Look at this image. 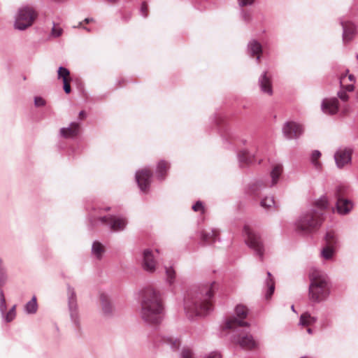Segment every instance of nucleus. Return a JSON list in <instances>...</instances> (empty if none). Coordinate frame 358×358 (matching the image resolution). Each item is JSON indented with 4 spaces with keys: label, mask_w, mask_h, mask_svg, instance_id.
<instances>
[{
    "label": "nucleus",
    "mask_w": 358,
    "mask_h": 358,
    "mask_svg": "<svg viewBox=\"0 0 358 358\" xmlns=\"http://www.w3.org/2000/svg\"><path fill=\"white\" fill-rule=\"evenodd\" d=\"M204 285L191 290L184 299V310L189 320L207 315L213 310L212 299L214 294V286Z\"/></svg>",
    "instance_id": "nucleus-1"
},
{
    "label": "nucleus",
    "mask_w": 358,
    "mask_h": 358,
    "mask_svg": "<svg viewBox=\"0 0 358 358\" xmlns=\"http://www.w3.org/2000/svg\"><path fill=\"white\" fill-rule=\"evenodd\" d=\"M141 317L148 324H158L163 318L164 306L159 292L152 287L143 290Z\"/></svg>",
    "instance_id": "nucleus-2"
},
{
    "label": "nucleus",
    "mask_w": 358,
    "mask_h": 358,
    "mask_svg": "<svg viewBox=\"0 0 358 358\" xmlns=\"http://www.w3.org/2000/svg\"><path fill=\"white\" fill-rule=\"evenodd\" d=\"M309 298L315 303L325 301L330 294V282L327 274L319 269L312 268L309 274Z\"/></svg>",
    "instance_id": "nucleus-3"
},
{
    "label": "nucleus",
    "mask_w": 358,
    "mask_h": 358,
    "mask_svg": "<svg viewBox=\"0 0 358 358\" xmlns=\"http://www.w3.org/2000/svg\"><path fill=\"white\" fill-rule=\"evenodd\" d=\"M322 221L323 214L312 208L301 214L295 222L296 229L300 233H311L321 226Z\"/></svg>",
    "instance_id": "nucleus-4"
},
{
    "label": "nucleus",
    "mask_w": 358,
    "mask_h": 358,
    "mask_svg": "<svg viewBox=\"0 0 358 358\" xmlns=\"http://www.w3.org/2000/svg\"><path fill=\"white\" fill-rule=\"evenodd\" d=\"M89 220L92 228L101 224L106 226L110 231L114 232L124 230L128 223L127 219L125 217L112 215L102 216L100 212H99V215H96L95 212L91 213Z\"/></svg>",
    "instance_id": "nucleus-5"
},
{
    "label": "nucleus",
    "mask_w": 358,
    "mask_h": 358,
    "mask_svg": "<svg viewBox=\"0 0 358 358\" xmlns=\"http://www.w3.org/2000/svg\"><path fill=\"white\" fill-rule=\"evenodd\" d=\"M67 305L71 322L77 334H81L82 326L80 315L78 305L77 294L75 289L67 285Z\"/></svg>",
    "instance_id": "nucleus-6"
},
{
    "label": "nucleus",
    "mask_w": 358,
    "mask_h": 358,
    "mask_svg": "<svg viewBox=\"0 0 358 358\" xmlns=\"http://www.w3.org/2000/svg\"><path fill=\"white\" fill-rule=\"evenodd\" d=\"M37 17V13L33 7L24 6L20 7L15 17L14 27L24 31L31 27Z\"/></svg>",
    "instance_id": "nucleus-7"
},
{
    "label": "nucleus",
    "mask_w": 358,
    "mask_h": 358,
    "mask_svg": "<svg viewBox=\"0 0 358 358\" xmlns=\"http://www.w3.org/2000/svg\"><path fill=\"white\" fill-rule=\"evenodd\" d=\"M248 315V309L246 306L239 304L235 308L234 315L226 320L224 329L233 331L239 329L243 327H250L248 322L244 321Z\"/></svg>",
    "instance_id": "nucleus-8"
},
{
    "label": "nucleus",
    "mask_w": 358,
    "mask_h": 358,
    "mask_svg": "<svg viewBox=\"0 0 358 358\" xmlns=\"http://www.w3.org/2000/svg\"><path fill=\"white\" fill-rule=\"evenodd\" d=\"M243 235L245 236V243L250 248L253 250L255 255L262 261L264 248L259 234L255 232L250 226L245 225L243 228Z\"/></svg>",
    "instance_id": "nucleus-9"
},
{
    "label": "nucleus",
    "mask_w": 358,
    "mask_h": 358,
    "mask_svg": "<svg viewBox=\"0 0 358 358\" xmlns=\"http://www.w3.org/2000/svg\"><path fill=\"white\" fill-rule=\"evenodd\" d=\"M348 192V187L345 185H338L335 190V196L336 198V210L340 215H347L353 208L352 202L345 197Z\"/></svg>",
    "instance_id": "nucleus-10"
},
{
    "label": "nucleus",
    "mask_w": 358,
    "mask_h": 358,
    "mask_svg": "<svg viewBox=\"0 0 358 358\" xmlns=\"http://www.w3.org/2000/svg\"><path fill=\"white\" fill-rule=\"evenodd\" d=\"M234 341L243 349L248 350H256L259 348V343L249 332H245L239 329L234 331Z\"/></svg>",
    "instance_id": "nucleus-11"
},
{
    "label": "nucleus",
    "mask_w": 358,
    "mask_h": 358,
    "mask_svg": "<svg viewBox=\"0 0 358 358\" xmlns=\"http://www.w3.org/2000/svg\"><path fill=\"white\" fill-rule=\"evenodd\" d=\"M152 177V171L147 168L143 169L136 172V181L141 192H148L151 184Z\"/></svg>",
    "instance_id": "nucleus-12"
},
{
    "label": "nucleus",
    "mask_w": 358,
    "mask_h": 358,
    "mask_svg": "<svg viewBox=\"0 0 358 358\" xmlns=\"http://www.w3.org/2000/svg\"><path fill=\"white\" fill-rule=\"evenodd\" d=\"M352 149L350 148H339L334 153V160L338 169H342L352 162Z\"/></svg>",
    "instance_id": "nucleus-13"
},
{
    "label": "nucleus",
    "mask_w": 358,
    "mask_h": 358,
    "mask_svg": "<svg viewBox=\"0 0 358 358\" xmlns=\"http://www.w3.org/2000/svg\"><path fill=\"white\" fill-rule=\"evenodd\" d=\"M303 127L295 122H287L282 127L284 136L288 139L297 138L303 133Z\"/></svg>",
    "instance_id": "nucleus-14"
},
{
    "label": "nucleus",
    "mask_w": 358,
    "mask_h": 358,
    "mask_svg": "<svg viewBox=\"0 0 358 358\" xmlns=\"http://www.w3.org/2000/svg\"><path fill=\"white\" fill-rule=\"evenodd\" d=\"M339 21L343 28V41L344 43H348L356 35L357 28L354 23L346 17H341Z\"/></svg>",
    "instance_id": "nucleus-15"
},
{
    "label": "nucleus",
    "mask_w": 358,
    "mask_h": 358,
    "mask_svg": "<svg viewBox=\"0 0 358 358\" xmlns=\"http://www.w3.org/2000/svg\"><path fill=\"white\" fill-rule=\"evenodd\" d=\"M142 266L143 270L149 273H153L156 269L155 258L150 249H145L143 251Z\"/></svg>",
    "instance_id": "nucleus-16"
},
{
    "label": "nucleus",
    "mask_w": 358,
    "mask_h": 358,
    "mask_svg": "<svg viewBox=\"0 0 358 358\" xmlns=\"http://www.w3.org/2000/svg\"><path fill=\"white\" fill-rule=\"evenodd\" d=\"M322 111L327 115H334L338 111V100L336 98H326L321 103Z\"/></svg>",
    "instance_id": "nucleus-17"
},
{
    "label": "nucleus",
    "mask_w": 358,
    "mask_h": 358,
    "mask_svg": "<svg viewBox=\"0 0 358 358\" xmlns=\"http://www.w3.org/2000/svg\"><path fill=\"white\" fill-rule=\"evenodd\" d=\"M99 298L103 314L108 317L113 316L115 313V308L110 302L109 296L105 293H101Z\"/></svg>",
    "instance_id": "nucleus-18"
},
{
    "label": "nucleus",
    "mask_w": 358,
    "mask_h": 358,
    "mask_svg": "<svg viewBox=\"0 0 358 358\" xmlns=\"http://www.w3.org/2000/svg\"><path fill=\"white\" fill-rule=\"evenodd\" d=\"M80 131V124L73 122L68 127L60 129V136L65 138H73L77 136Z\"/></svg>",
    "instance_id": "nucleus-19"
},
{
    "label": "nucleus",
    "mask_w": 358,
    "mask_h": 358,
    "mask_svg": "<svg viewBox=\"0 0 358 358\" xmlns=\"http://www.w3.org/2000/svg\"><path fill=\"white\" fill-rule=\"evenodd\" d=\"M259 85L262 92L271 95L273 94L271 80L264 71L259 78Z\"/></svg>",
    "instance_id": "nucleus-20"
},
{
    "label": "nucleus",
    "mask_w": 358,
    "mask_h": 358,
    "mask_svg": "<svg viewBox=\"0 0 358 358\" xmlns=\"http://www.w3.org/2000/svg\"><path fill=\"white\" fill-rule=\"evenodd\" d=\"M219 233L215 229L203 230L201 232V241L205 245H211L219 240Z\"/></svg>",
    "instance_id": "nucleus-21"
},
{
    "label": "nucleus",
    "mask_w": 358,
    "mask_h": 358,
    "mask_svg": "<svg viewBox=\"0 0 358 358\" xmlns=\"http://www.w3.org/2000/svg\"><path fill=\"white\" fill-rule=\"evenodd\" d=\"M262 52V46L259 42L255 39H252L249 41L248 44V53L251 57L256 56V60L257 62H259Z\"/></svg>",
    "instance_id": "nucleus-22"
},
{
    "label": "nucleus",
    "mask_w": 358,
    "mask_h": 358,
    "mask_svg": "<svg viewBox=\"0 0 358 358\" xmlns=\"http://www.w3.org/2000/svg\"><path fill=\"white\" fill-rule=\"evenodd\" d=\"M155 343L157 345H159L160 343L167 344L173 350H176L178 349L180 345L179 340L173 338V337H169L162 335L157 336L155 339Z\"/></svg>",
    "instance_id": "nucleus-23"
},
{
    "label": "nucleus",
    "mask_w": 358,
    "mask_h": 358,
    "mask_svg": "<svg viewBox=\"0 0 358 358\" xmlns=\"http://www.w3.org/2000/svg\"><path fill=\"white\" fill-rule=\"evenodd\" d=\"M237 157L240 166L243 167L252 163L255 155L244 149L238 152Z\"/></svg>",
    "instance_id": "nucleus-24"
},
{
    "label": "nucleus",
    "mask_w": 358,
    "mask_h": 358,
    "mask_svg": "<svg viewBox=\"0 0 358 358\" xmlns=\"http://www.w3.org/2000/svg\"><path fill=\"white\" fill-rule=\"evenodd\" d=\"M106 252L104 245L98 241H94L92 245V254L98 260H101Z\"/></svg>",
    "instance_id": "nucleus-25"
},
{
    "label": "nucleus",
    "mask_w": 358,
    "mask_h": 358,
    "mask_svg": "<svg viewBox=\"0 0 358 358\" xmlns=\"http://www.w3.org/2000/svg\"><path fill=\"white\" fill-rule=\"evenodd\" d=\"M169 169V164L167 162L164 160L159 161L156 169V176L157 179L159 180H164Z\"/></svg>",
    "instance_id": "nucleus-26"
},
{
    "label": "nucleus",
    "mask_w": 358,
    "mask_h": 358,
    "mask_svg": "<svg viewBox=\"0 0 358 358\" xmlns=\"http://www.w3.org/2000/svg\"><path fill=\"white\" fill-rule=\"evenodd\" d=\"M264 283L266 289L265 292V297L266 299H268L271 297L275 290V282L273 278L271 275V273L269 271L267 272V278L266 279Z\"/></svg>",
    "instance_id": "nucleus-27"
},
{
    "label": "nucleus",
    "mask_w": 358,
    "mask_h": 358,
    "mask_svg": "<svg viewBox=\"0 0 358 358\" xmlns=\"http://www.w3.org/2000/svg\"><path fill=\"white\" fill-rule=\"evenodd\" d=\"M345 78V75L342 76L340 78V83L341 85V90L338 92V96L341 100L343 101H346L348 99V95L347 94L348 92H352L354 90V85L352 84L348 85L345 87V89L342 87L343 80Z\"/></svg>",
    "instance_id": "nucleus-28"
},
{
    "label": "nucleus",
    "mask_w": 358,
    "mask_h": 358,
    "mask_svg": "<svg viewBox=\"0 0 358 358\" xmlns=\"http://www.w3.org/2000/svg\"><path fill=\"white\" fill-rule=\"evenodd\" d=\"M282 172V166L281 164H276L272 169L271 172V181L269 187H273L278 182L280 176Z\"/></svg>",
    "instance_id": "nucleus-29"
},
{
    "label": "nucleus",
    "mask_w": 358,
    "mask_h": 358,
    "mask_svg": "<svg viewBox=\"0 0 358 358\" xmlns=\"http://www.w3.org/2000/svg\"><path fill=\"white\" fill-rule=\"evenodd\" d=\"M267 185H266L262 180L256 181L250 186L248 192L252 195L258 196H259L260 192Z\"/></svg>",
    "instance_id": "nucleus-30"
},
{
    "label": "nucleus",
    "mask_w": 358,
    "mask_h": 358,
    "mask_svg": "<svg viewBox=\"0 0 358 358\" xmlns=\"http://www.w3.org/2000/svg\"><path fill=\"white\" fill-rule=\"evenodd\" d=\"M260 206L267 210H272L277 208L273 196H266L260 201Z\"/></svg>",
    "instance_id": "nucleus-31"
},
{
    "label": "nucleus",
    "mask_w": 358,
    "mask_h": 358,
    "mask_svg": "<svg viewBox=\"0 0 358 358\" xmlns=\"http://www.w3.org/2000/svg\"><path fill=\"white\" fill-rule=\"evenodd\" d=\"M317 322V317L312 316L309 313H304L300 317L299 324L310 326Z\"/></svg>",
    "instance_id": "nucleus-32"
},
{
    "label": "nucleus",
    "mask_w": 358,
    "mask_h": 358,
    "mask_svg": "<svg viewBox=\"0 0 358 358\" xmlns=\"http://www.w3.org/2000/svg\"><path fill=\"white\" fill-rule=\"evenodd\" d=\"M37 310L38 304L36 297L34 296L32 299L24 305V311L27 314L30 315L36 313Z\"/></svg>",
    "instance_id": "nucleus-33"
},
{
    "label": "nucleus",
    "mask_w": 358,
    "mask_h": 358,
    "mask_svg": "<svg viewBox=\"0 0 358 358\" xmlns=\"http://www.w3.org/2000/svg\"><path fill=\"white\" fill-rule=\"evenodd\" d=\"M325 242L327 246L336 247L338 243L337 235L333 230H329L327 232L325 237Z\"/></svg>",
    "instance_id": "nucleus-34"
},
{
    "label": "nucleus",
    "mask_w": 358,
    "mask_h": 358,
    "mask_svg": "<svg viewBox=\"0 0 358 358\" xmlns=\"http://www.w3.org/2000/svg\"><path fill=\"white\" fill-rule=\"evenodd\" d=\"M165 273H166V281L170 285H173L175 282L176 273V271L173 266H165Z\"/></svg>",
    "instance_id": "nucleus-35"
},
{
    "label": "nucleus",
    "mask_w": 358,
    "mask_h": 358,
    "mask_svg": "<svg viewBox=\"0 0 358 358\" xmlns=\"http://www.w3.org/2000/svg\"><path fill=\"white\" fill-rule=\"evenodd\" d=\"M63 34V29L61 27V26L55 22H52V27L51 29L50 35L48 38H58L62 36Z\"/></svg>",
    "instance_id": "nucleus-36"
},
{
    "label": "nucleus",
    "mask_w": 358,
    "mask_h": 358,
    "mask_svg": "<svg viewBox=\"0 0 358 358\" xmlns=\"http://www.w3.org/2000/svg\"><path fill=\"white\" fill-rule=\"evenodd\" d=\"M328 207V199L325 196H321L317 201L315 202V209L317 211L321 212L322 214V210L326 209Z\"/></svg>",
    "instance_id": "nucleus-37"
},
{
    "label": "nucleus",
    "mask_w": 358,
    "mask_h": 358,
    "mask_svg": "<svg viewBox=\"0 0 358 358\" xmlns=\"http://www.w3.org/2000/svg\"><path fill=\"white\" fill-rule=\"evenodd\" d=\"M334 253V248L326 245L321 250V257L326 260L331 259Z\"/></svg>",
    "instance_id": "nucleus-38"
},
{
    "label": "nucleus",
    "mask_w": 358,
    "mask_h": 358,
    "mask_svg": "<svg viewBox=\"0 0 358 358\" xmlns=\"http://www.w3.org/2000/svg\"><path fill=\"white\" fill-rule=\"evenodd\" d=\"M321 156V152L319 150L313 151L310 157V161L312 164L315 166V169H320L322 166L320 162H318V159Z\"/></svg>",
    "instance_id": "nucleus-39"
},
{
    "label": "nucleus",
    "mask_w": 358,
    "mask_h": 358,
    "mask_svg": "<svg viewBox=\"0 0 358 358\" xmlns=\"http://www.w3.org/2000/svg\"><path fill=\"white\" fill-rule=\"evenodd\" d=\"M8 281L6 269L3 266V260L0 257V287H3Z\"/></svg>",
    "instance_id": "nucleus-40"
},
{
    "label": "nucleus",
    "mask_w": 358,
    "mask_h": 358,
    "mask_svg": "<svg viewBox=\"0 0 358 358\" xmlns=\"http://www.w3.org/2000/svg\"><path fill=\"white\" fill-rule=\"evenodd\" d=\"M240 15L242 20L246 23H249L252 20V11L250 9H241Z\"/></svg>",
    "instance_id": "nucleus-41"
},
{
    "label": "nucleus",
    "mask_w": 358,
    "mask_h": 358,
    "mask_svg": "<svg viewBox=\"0 0 358 358\" xmlns=\"http://www.w3.org/2000/svg\"><path fill=\"white\" fill-rule=\"evenodd\" d=\"M16 305L12 306V308L8 310V313H6L4 312V315H1L3 320L6 322H10L13 321L16 316Z\"/></svg>",
    "instance_id": "nucleus-42"
},
{
    "label": "nucleus",
    "mask_w": 358,
    "mask_h": 358,
    "mask_svg": "<svg viewBox=\"0 0 358 358\" xmlns=\"http://www.w3.org/2000/svg\"><path fill=\"white\" fill-rule=\"evenodd\" d=\"M58 78H62V81L69 80L68 77L70 75V71L65 67L59 66L57 71Z\"/></svg>",
    "instance_id": "nucleus-43"
},
{
    "label": "nucleus",
    "mask_w": 358,
    "mask_h": 358,
    "mask_svg": "<svg viewBox=\"0 0 358 358\" xmlns=\"http://www.w3.org/2000/svg\"><path fill=\"white\" fill-rule=\"evenodd\" d=\"M7 308L5 295L3 291L0 288V312L1 315H4Z\"/></svg>",
    "instance_id": "nucleus-44"
},
{
    "label": "nucleus",
    "mask_w": 358,
    "mask_h": 358,
    "mask_svg": "<svg viewBox=\"0 0 358 358\" xmlns=\"http://www.w3.org/2000/svg\"><path fill=\"white\" fill-rule=\"evenodd\" d=\"M192 210L195 212L204 213V206L201 201H197L192 207Z\"/></svg>",
    "instance_id": "nucleus-45"
},
{
    "label": "nucleus",
    "mask_w": 358,
    "mask_h": 358,
    "mask_svg": "<svg viewBox=\"0 0 358 358\" xmlns=\"http://www.w3.org/2000/svg\"><path fill=\"white\" fill-rule=\"evenodd\" d=\"M238 4L241 8L250 6L254 4L255 0H237Z\"/></svg>",
    "instance_id": "nucleus-46"
},
{
    "label": "nucleus",
    "mask_w": 358,
    "mask_h": 358,
    "mask_svg": "<svg viewBox=\"0 0 358 358\" xmlns=\"http://www.w3.org/2000/svg\"><path fill=\"white\" fill-rule=\"evenodd\" d=\"M46 102L43 98L41 96H35L34 97V105L36 107H42L45 105Z\"/></svg>",
    "instance_id": "nucleus-47"
},
{
    "label": "nucleus",
    "mask_w": 358,
    "mask_h": 358,
    "mask_svg": "<svg viewBox=\"0 0 358 358\" xmlns=\"http://www.w3.org/2000/svg\"><path fill=\"white\" fill-rule=\"evenodd\" d=\"M140 13L143 17H146L148 16V5L145 2L142 3Z\"/></svg>",
    "instance_id": "nucleus-48"
},
{
    "label": "nucleus",
    "mask_w": 358,
    "mask_h": 358,
    "mask_svg": "<svg viewBox=\"0 0 358 358\" xmlns=\"http://www.w3.org/2000/svg\"><path fill=\"white\" fill-rule=\"evenodd\" d=\"M63 88H64V91L65 92L66 94H69L71 92V86H70V84H69V80H64L63 81Z\"/></svg>",
    "instance_id": "nucleus-49"
},
{
    "label": "nucleus",
    "mask_w": 358,
    "mask_h": 358,
    "mask_svg": "<svg viewBox=\"0 0 358 358\" xmlns=\"http://www.w3.org/2000/svg\"><path fill=\"white\" fill-rule=\"evenodd\" d=\"M131 17V14L129 12L125 13L122 15V19L124 22H128Z\"/></svg>",
    "instance_id": "nucleus-50"
},
{
    "label": "nucleus",
    "mask_w": 358,
    "mask_h": 358,
    "mask_svg": "<svg viewBox=\"0 0 358 358\" xmlns=\"http://www.w3.org/2000/svg\"><path fill=\"white\" fill-rule=\"evenodd\" d=\"M206 358H221V355L217 352L210 353Z\"/></svg>",
    "instance_id": "nucleus-51"
},
{
    "label": "nucleus",
    "mask_w": 358,
    "mask_h": 358,
    "mask_svg": "<svg viewBox=\"0 0 358 358\" xmlns=\"http://www.w3.org/2000/svg\"><path fill=\"white\" fill-rule=\"evenodd\" d=\"M79 117L80 119H84L86 117V113L84 110H81L80 113H79Z\"/></svg>",
    "instance_id": "nucleus-52"
},
{
    "label": "nucleus",
    "mask_w": 358,
    "mask_h": 358,
    "mask_svg": "<svg viewBox=\"0 0 358 358\" xmlns=\"http://www.w3.org/2000/svg\"><path fill=\"white\" fill-rule=\"evenodd\" d=\"M348 79H349V80H350V81H351V82H355V76H354L353 75H352V74H350V75L348 76Z\"/></svg>",
    "instance_id": "nucleus-53"
},
{
    "label": "nucleus",
    "mask_w": 358,
    "mask_h": 358,
    "mask_svg": "<svg viewBox=\"0 0 358 358\" xmlns=\"http://www.w3.org/2000/svg\"><path fill=\"white\" fill-rule=\"evenodd\" d=\"M79 27H83V29L87 30V31H90L87 28L85 27H83V22H80L79 23Z\"/></svg>",
    "instance_id": "nucleus-54"
},
{
    "label": "nucleus",
    "mask_w": 358,
    "mask_h": 358,
    "mask_svg": "<svg viewBox=\"0 0 358 358\" xmlns=\"http://www.w3.org/2000/svg\"><path fill=\"white\" fill-rule=\"evenodd\" d=\"M307 332H308L309 334H313V330H312V329H310V328H308V329H307Z\"/></svg>",
    "instance_id": "nucleus-55"
},
{
    "label": "nucleus",
    "mask_w": 358,
    "mask_h": 358,
    "mask_svg": "<svg viewBox=\"0 0 358 358\" xmlns=\"http://www.w3.org/2000/svg\"><path fill=\"white\" fill-rule=\"evenodd\" d=\"M91 20H92L91 19L85 18V20H84V22H85V23H89V22H90V21H91Z\"/></svg>",
    "instance_id": "nucleus-56"
},
{
    "label": "nucleus",
    "mask_w": 358,
    "mask_h": 358,
    "mask_svg": "<svg viewBox=\"0 0 358 358\" xmlns=\"http://www.w3.org/2000/svg\"><path fill=\"white\" fill-rule=\"evenodd\" d=\"M110 210V208H109V207H108V208H104V209H99V211H101V210H103V211H108V210Z\"/></svg>",
    "instance_id": "nucleus-57"
},
{
    "label": "nucleus",
    "mask_w": 358,
    "mask_h": 358,
    "mask_svg": "<svg viewBox=\"0 0 358 358\" xmlns=\"http://www.w3.org/2000/svg\"><path fill=\"white\" fill-rule=\"evenodd\" d=\"M110 3H116L118 0H107Z\"/></svg>",
    "instance_id": "nucleus-58"
},
{
    "label": "nucleus",
    "mask_w": 358,
    "mask_h": 358,
    "mask_svg": "<svg viewBox=\"0 0 358 358\" xmlns=\"http://www.w3.org/2000/svg\"><path fill=\"white\" fill-rule=\"evenodd\" d=\"M291 309L292 310V311L295 312V310H294V305H292V306H291Z\"/></svg>",
    "instance_id": "nucleus-59"
},
{
    "label": "nucleus",
    "mask_w": 358,
    "mask_h": 358,
    "mask_svg": "<svg viewBox=\"0 0 358 358\" xmlns=\"http://www.w3.org/2000/svg\"><path fill=\"white\" fill-rule=\"evenodd\" d=\"M356 57H357V59H358V54L357 55Z\"/></svg>",
    "instance_id": "nucleus-60"
},
{
    "label": "nucleus",
    "mask_w": 358,
    "mask_h": 358,
    "mask_svg": "<svg viewBox=\"0 0 358 358\" xmlns=\"http://www.w3.org/2000/svg\"><path fill=\"white\" fill-rule=\"evenodd\" d=\"M301 358H308V357H301Z\"/></svg>",
    "instance_id": "nucleus-61"
}]
</instances>
